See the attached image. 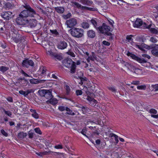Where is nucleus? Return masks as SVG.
Masks as SVG:
<instances>
[{
    "label": "nucleus",
    "instance_id": "1",
    "mask_svg": "<svg viewBox=\"0 0 158 158\" xmlns=\"http://www.w3.org/2000/svg\"><path fill=\"white\" fill-rule=\"evenodd\" d=\"M71 34L72 36L77 38L82 37L84 35V30L81 28L73 27L71 29Z\"/></svg>",
    "mask_w": 158,
    "mask_h": 158
},
{
    "label": "nucleus",
    "instance_id": "2",
    "mask_svg": "<svg viewBox=\"0 0 158 158\" xmlns=\"http://www.w3.org/2000/svg\"><path fill=\"white\" fill-rule=\"evenodd\" d=\"M14 33H12L13 40L16 43L21 42L23 39V36L20 34L21 31H19L17 30H15Z\"/></svg>",
    "mask_w": 158,
    "mask_h": 158
},
{
    "label": "nucleus",
    "instance_id": "3",
    "mask_svg": "<svg viewBox=\"0 0 158 158\" xmlns=\"http://www.w3.org/2000/svg\"><path fill=\"white\" fill-rule=\"evenodd\" d=\"M36 14L35 12L34 13H32L31 11L29 10H24L20 13L19 15V16L24 18H27V17H34V15H36Z\"/></svg>",
    "mask_w": 158,
    "mask_h": 158
},
{
    "label": "nucleus",
    "instance_id": "4",
    "mask_svg": "<svg viewBox=\"0 0 158 158\" xmlns=\"http://www.w3.org/2000/svg\"><path fill=\"white\" fill-rule=\"evenodd\" d=\"M127 55L128 56H130L133 59L137 60L141 64H144L147 62V61L144 59L140 58L129 52H128Z\"/></svg>",
    "mask_w": 158,
    "mask_h": 158
},
{
    "label": "nucleus",
    "instance_id": "5",
    "mask_svg": "<svg viewBox=\"0 0 158 158\" xmlns=\"http://www.w3.org/2000/svg\"><path fill=\"white\" fill-rule=\"evenodd\" d=\"M22 65L23 67L28 68L29 66L33 67L34 66V63L33 61L29 59H26L23 60L22 63Z\"/></svg>",
    "mask_w": 158,
    "mask_h": 158
},
{
    "label": "nucleus",
    "instance_id": "6",
    "mask_svg": "<svg viewBox=\"0 0 158 158\" xmlns=\"http://www.w3.org/2000/svg\"><path fill=\"white\" fill-rule=\"evenodd\" d=\"M77 23V21L75 19L72 18L66 21L68 27L71 28L75 26Z\"/></svg>",
    "mask_w": 158,
    "mask_h": 158
},
{
    "label": "nucleus",
    "instance_id": "7",
    "mask_svg": "<svg viewBox=\"0 0 158 158\" xmlns=\"http://www.w3.org/2000/svg\"><path fill=\"white\" fill-rule=\"evenodd\" d=\"M16 22L17 24L20 25H24L27 24V19L19 16L17 18Z\"/></svg>",
    "mask_w": 158,
    "mask_h": 158
},
{
    "label": "nucleus",
    "instance_id": "8",
    "mask_svg": "<svg viewBox=\"0 0 158 158\" xmlns=\"http://www.w3.org/2000/svg\"><path fill=\"white\" fill-rule=\"evenodd\" d=\"M74 62L71 59L67 58L64 59L63 61V65L66 67L69 68L73 64Z\"/></svg>",
    "mask_w": 158,
    "mask_h": 158
},
{
    "label": "nucleus",
    "instance_id": "9",
    "mask_svg": "<svg viewBox=\"0 0 158 158\" xmlns=\"http://www.w3.org/2000/svg\"><path fill=\"white\" fill-rule=\"evenodd\" d=\"M50 55L55 60H61L62 59V56L57 53L53 52L51 51H48Z\"/></svg>",
    "mask_w": 158,
    "mask_h": 158
},
{
    "label": "nucleus",
    "instance_id": "10",
    "mask_svg": "<svg viewBox=\"0 0 158 158\" xmlns=\"http://www.w3.org/2000/svg\"><path fill=\"white\" fill-rule=\"evenodd\" d=\"M27 24H28V26L31 28L35 27L37 25V21L35 19H27Z\"/></svg>",
    "mask_w": 158,
    "mask_h": 158
},
{
    "label": "nucleus",
    "instance_id": "11",
    "mask_svg": "<svg viewBox=\"0 0 158 158\" xmlns=\"http://www.w3.org/2000/svg\"><path fill=\"white\" fill-rule=\"evenodd\" d=\"M12 13L11 12H5L2 14V17L6 20H9L11 18L12 16Z\"/></svg>",
    "mask_w": 158,
    "mask_h": 158
},
{
    "label": "nucleus",
    "instance_id": "12",
    "mask_svg": "<svg viewBox=\"0 0 158 158\" xmlns=\"http://www.w3.org/2000/svg\"><path fill=\"white\" fill-rule=\"evenodd\" d=\"M67 47V43L64 41H60L57 45V47L60 49H64Z\"/></svg>",
    "mask_w": 158,
    "mask_h": 158
},
{
    "label": "nucleus",
    "instance_id": "13",
    "mask_svg": "<svg viewBox=\"0 0 158 158\" xmlns=\"http://www.w3.org/2000/svg\"><path fill=\"white\" fill-rule=\"evenodd\" d=\"M87 34L88 37L93 39L96 36V32L93 30H89L87 32Z\"/></svg>",
    "mask_w": 158,
    "mask_h": 158
},
{
    "label": "nucleus",
    "instance_id": "14",
    "mask_svg": "<svg viewBox=\"0 0 158 158\" xmlns=\"http://www.w3.org/2000/svg\"><path fill=\"white\" fill-rule=\"evenodd\" d=\"M71 3L72 4L73 6L77 7L78 9H81V10H83V8L84 7V6H82L81 4L75 1H72Z\"/></svg>",
    "mask_w": 158,
    "mask_h": 158
},
{
    "label": "nucleus",
    "instance_id": "15",
    "mask_svg": "<svg viewBox=\"0 0 158 158\" xmlns=\"http://www.w3.org/2000/svg\"><path fill=\"white\" fill-rule=\"evenodd\" d=\"M105 23H103L102 26H99L98 27V29L100 32L103 34L106 32L105 27Z\"/></svg>",
    "mask_w": 158,
    "mask_h": 158
},
{
    "label": "nucleus",
    "instance_id": "16",
    "mask_svg": "<svg viewBox=\"0 0 158 158\" xmlns=\"http://www.w3.org/2000/svg\"><path fill=\"white\" fill-rule=\"evenodd\" d=\"M30 111L32 113L31 114V115L33 117L36 119L39 118L38 114L36 112L35 110L31 109L30 110Z\"/></svg>",
    "mask_w": 158,
    "mask_h": 158
},
{
    "label": "nucleus",
    "instance_id": "17",
    "mask_svg": "<svg viewBox=\"0 0 158 158\" xmlns=\"http://www.w3.org/2000/svg\"><path fill=\"white\" fill-rule=\"evenodd\" d=\"M80 2L83 4L90 5H91L93 2L89 0H80Z\"/></svg>",
    "mask_w": 158,
    "mask_h": 158
},
{
    "label": "nucleus",
    "instance_id": "18",
    "mask_svg": "<svg viewBox=\"0 0 158 158\" xmlns=\"http://www.w3.org/2000/svg\"><path fill=\"white\" fill-rule=\"evenodd\" d=\"M27 135V134L26 133H24L23 132H20L18 134L17 137L19 139H23Z\"/></svg>",
    "mask_w": 158,
    "mask_h": 158
},
{
    "label": "nucleus",
    "instance_id": "19",
    "mask_svg": "<svg viewBox=\"0 0 158 158\" xmlns=\"http://www.w3.org/2000/svg\"><path fill=\"white\" fill-rule=\"evenodd\" d=\"M44 97L48 99H50L53 96L52 95L51 92L49 90H47V92L45 94Z\"/></svg>",
    "mask_w": 158,
    "mask_h": 158
},
{
    "label": "nucleus",
    "instance_id": "20",
    "mask_svg": "<svg viewBox=\"0 0 158 158\" xmlns=\"http://www.w3.org/2000/svg\"><path fill=\"white\" fill-rule=\"evenodd\" d=\"M48 102L53 105H55L58 102L57 99L55 98H52V97L49 99Z\"/></svg>",
    "mask_w": 158,
    "mask_h": 158
},
{
    "label": "nucleus",
    "instance_id": "21",
    "mask_svg": "<svg viewBox=\"0 0 158 158\" xmlns=\"http://www.w3.org/2000/svg\"><path fill=\"white\" fill-rule=\"evenodd\" d=\"M143 22L140 19H137L134 23L135 27H138L142 25Z\"/></svg>",
    "mask_w": 158,
    "mask_h": 158
},
{
    "label": "nucleus",
    "instance_id": "22",
    "mask_svg": "<svg viewBox=\"0 0 158 158\" xmlns=\"http://www.w3.org/2000/svg\"><path fill=\"white\" fill-rule=\"evenodd\" d=\"M55 10L58 13H62L64 10V9L62 7H57L55 8Z\"/></svg>",
    "mask_w": 158,
    "mask_h": 158
},
{
    "label": "nucleus",
    "instance_id": "23",
    "mask_svg": "<svg viewBox=\"0 0 158 158\" xmlns=\"http://www.w3.org/2000/svg\"><path fill=\"white\" fill-rule=\"evenodd\" d=\"M81 27L84 29H88L89 27V23L86 22H84L81 24Z\"/></svg>",
    "mask_w": 158,
    "mask_h": 158
},
{
    "label": "nucleus",
    "instance_id": "24",
    "mask_svg": "<svg viewBox=\"0 0 158 158\" xmlns=\"http://www.w3.org/2000/svg\"><path fill=\"white\" fill-rule=\"evenodd\" d=\"M90 22L93 25L94 27L98 30V27L97 26V23L96 21L94 19H92L90 20Z\"/></svg>",
    "mask_w": 158,
    "mask_h": 158
},
{
    "label": "nucleus",
    "instance_id": "25",
    "mask_svg": "<svg viewBox=\"0 0 158 158\" xmlns=\"http://www.w3.org/2000/svg\"><path fill=\"white\" fill-rule=\"evenodd\" d=\"M152 53L154 56L158 57V49L156 48H153L152 50Z\"/></svg>",
    "mask_w": 158,
    "mask_h": 158
},
{
    "label": "nucleus",
    "instance_id": "26",
    "mask_svg": "<svg viewBox=\"0 0 158 158\" xmlns=\"http://www.w3.org/2000/svg\"><path fill=\"white\" fill-rule=\"evenodd\" d=\"M47 90H39L38 92L39 94L40 95L41 97L44 96L45 95V93H46V92H47Z\"/></svg>",
    "mask_w": 158,
    "mask_h": 158
},
{
    "label": "nucleus",
    "instance_id": "27",
    "mask_svg": "<svg viewBox=\"0 0 158 158\" xmlns=\"http://www.w3.org/2000/svg\"><path fill=\"white\" fill-rule=\"evenodd\" d=\"M71 68V72L72 73H74L75 72L76 65V63L74 62L73 64L70 66V67Z\"/></svg>",
    "mask_w": 158,
    "mask_h": 158
},
{
    "label": "nucleus",
    "instance_id": "28",
    "mask_svg": "<svg viewBox=\"0 0 158 158\" xmlns=\"http://www.w3.org/2000/svg\"><path fill=\"white\" fill-rule=\"evenodd\" d=\"M24 7L26 9V10H29L30 11H31V12L32 13H34L35 12L34 10L32 9L29 6L25 5L24 6Z\"/></svg>",
    "mask_w": 158,
    "mask_h": 158
},
{
    "label": "nucleus",
    "instance_id": "29",
    "mask_svg": "<svg viewBox=\"0 0 158 158\" xmlns=\"http://www.w3.org/2000/svg\"><path fill=\"white\" fill-rule=\"evenodd\" d=\"M84 7L83 8L84 10H87L90 11H97V8H94L92 7H88L86 6H84Z\"/></svg>",
    "mask_w": 158,
    "mask_h": 158
},
{
    "label": "nucleus",
    "instance_id": "30",
    "mask_svg": "<svg viewBox=\"0 0 158 158\" xmlns=\"http://www.w3.org/2000/svg\"><path fill=\"white\" fill-rule=\"evenodd\" d=\"M88 110L89 109L86 107H81V110H82L83 113L84 114H86V113L88 111Z\"/></svg>",
    "mask_w": 158,
    "mask_h": 158
},
{
    "label": "nucleus",
    "instance_id": "31",
    "mask_svg": "<svg viewBox=\"0 0 158 158\" xmlns=\"http://www.w3.org/2000/svg\"><path fill=\"white\" fill-rule=\"evenodd\" d=\"M68 112L67 114L71 115H74L75 113L73 112L72 110H71L68 107H66V110Z\"/></svg>",
    "mask_w": 158,
    "mask_h": 158
},
{
    "label": "nucleus",
    "instance_id": "32",
    "mask_svg": "<svg viewBox=\"0 0 158 158\" xmlns=\"http://www.w3.org/2000/svg\"><path fill=\"white\" fill-rule=\"evenodd\" d=\"M65 89L66 90V94L67 95H69L70 92V87L68 85H66L65 86Z\"/></svg>",
    "mask_w": 158,
    "mask_h": 158
},
{
    "label": "nucleus",
    "instance_id": "33",
    "mask_svg": "<svg viewBox=\"0 0 158 158\" xmlns=\"http://www.w3.org/2000/svg\"><path fill=\"white\" fill-rule=\"evenodd\" d=\"M8 69V67H5V66H2L0 67V71L3 72H6Z\"/></svg>",
    "mask_w": 158,
    "mask_h": 158
},
{
    "label": "nucleus",
    "instance_id": "34",
    "mask_svg": "<svg viewBox=\"0 0 158 158\" xmlns=\"http://www.w3.org/2000/svg\"><path fill=\"white\" fill-rule=\"evenodd\" d=\"M149 40L150 41L154 43H156L158 41V40L155 37H151Z\"/></svg>",
    "mask_w": 158,
    "mask_h": 158
},
{
    "label": "nucleus",
    "instance_id": "35",
    "mask_svg": "<svg viewBox=\"0 0 158 158\" xmlns=\"http://www.w3.org/2000/svg\"><path fill=\"white\" fill-rule=\"evenodd\" d=\"M29 81L30 83L31 84H36L39 83L38 81L36 79H31Z\"/></svg>",
    "mask_w": 158,
    "mask_h": 158
},
{
    "label": "nucleus",
    "instance_id": "36",
    "mask_svg": "<svg viewBox=\"0 0 158 158\" xmlns=\"http://www.w3.org/2000/svg\"><path fill=\"white\" fill-rule=\"evenodd\" d=\"M6 8L10 9L14 7V5L10 2H7L6 4Z\"/></svg>",
    "mask_w": 158,
    "mask_h": 158
},
{
    "label": "nucleus",
    "instance_id": "37",
    "mask_svg": "<svg viewBox=\"0 0 158 158\" xmlns=\"http://www.w3.org/2000/svg\"><path fill=\"white\" fill-rule=\"evenodd\" d=\"M146 88V86L145 85H141L138 86L137 88L138 89L145 90Z\"/></svg>",
    "mask_w": 158,
    "mask_h": 158
},
{
    "label": "nucleus",
    "instance_id": "38",
    "mask_svg": "<svg viewBox=\"0 0 158 158\" xmlns=\"http://www.w3.org/2000/svg\"><path fill=\"white\" fill-rule=\"evenodd\" d=\"M150 31L152 33L155 34H157L158 33L157 30L155 28H151Z\"/></svg>",
    "mask_w": 158,
    "mask_h": 158
},
{
    "label": "nucleus",
    "instance_id": "39",
    "mask_svg": "<svg viewBox=\"0 0 158 158\" xmlns=\"http://www.w3.org/2000/svg\"><path fill=\"white\" fill-rule=\"evenodd\" d=\"M135 48H138L139 49L143 52H144L145 51L144 48H143L141 45L136 44L135 45Z\"/></svg>",
    "mask_w": 158,
    "mask_h": 158
},
{
    "label": "nucleus",
    "instance_id": "40",
    "mask_svg": "<svg viewBox=\"0 0 158 158\" xmlns=\"http://www.w3.org/2000/svg\"><path fill=\"white\" fill-rule=\"evenodd\" d=\"M71 16V14L70 13H68L66 15H63V18L65 19H67L68 18H69Z\"/></svg>",
    "mask_w": 158,
    "mask_h": 158
},
{
    "label": "nucleus",
    "instance_id": "41",
    "mask_svg": "<svg viewBox=\"0 0 158 158\" xmlns=\"http://www.w3.org/2000/svg\"><path fill=\"white\" fill-rule=\"evenodd\" d=\"M133 36V35H128L127 36L126 38L129 41H132L133 40V39L132 38V37Z\"/></svg>",
    "mask_w": 158,
    "mask_h": 158
},
{
    "label": "nucleus",
    "instance_id": "42",
    "mask_svg": "<svg viewBox=\"0 0 158 158\" xmlns=\"http://www.w3.org/2000/svg\"><path fill=\"white\" fill-rule=\"evenodd\" d=\"M108 89L113 92L115 93L116 91V89L114 87H108Z\"/></svg>",
    "mask_w": 158,
    "mask_h": 158
},
{
    "label": "nucleus",
    "instance_id": "43",
    "mask_svg": "<svg viewBox=\"0 0 158 158\" xmlns=\"http://www.w3.org/2000/svg\"><path fill=\"white\" fill-rule=\"evenodd\" d=\"M6 114L8 115L9 117H11L12 115V113L10 110L6 111V110L4 112Z\"/></svg>",
    "mask_w": 158,
    "mask_h": 158
},
{
    "label": "nucleus",
    "instance_id": "44",
    "mask_svg": "<svg viewBox=\"0 0 158 158\" xmlns=\"http://www.w3.org/2000/svg\"><path fill=\"white\" fill-rule=\"evenodd\" d=\"M50 31L53 34H54L56 35H57L58 34V32L57 31V30L56 29L53 30H50Z\"/></svg>",
    "mask_w": 158,
    "mask_h": 158
},
{
    "label": "nucleus",
    "instance_id": "45",
    "mask_svg": "<svg viewBox=\"0 0 158 158\" xmlns=\"http://www.w3.org/2000/svg\"><path fill=\"white\" fill-rule=\"evenodd\" d=\"M76 93L77 96L80 95L82 94V92L81 90H78L76 91Z\"/></svg>",
    "mask_w": 158,
    "mask_h": 158
},
{
    "label": "nucleus",
    "instance_id": "46",
    "mask_svg": "<svg viewBox=\"0 0 158 158\" xmlns=\"http://www.w3.org/2000/svg\"><path fill=\"white\" fill-rule=\"evenodd\" d=\"M66 107L64 106H60L59 107L58 109L60 111H62L66 110Z\"/></svg>",
    "mask_w": 158,
    "mask_h": 158
},
{
    "label": "nucleus",
    "instance_id": "47",
    "mask_svg": "<svg viewBox=\"0 0 158 158\" xmlns=\"http://www.w3.org/2000/svg\"><path fill=\"white\" fill-rule=\"evenodd\" d=\"M2 134L6 137H7L8 135V133L6 132L3 129H2L1 131Z\"/></svg>",
    "mask_w": 158,
    "mask_h": 158
},
{
    "label": "nucleus",
    "instance_id": "48",
    "mask_svg": "<svg viewBox=\"0 0 158 158\" xmlns=\"http://www.w3.org/2000/svg\"><path fill=\"white\" fill-rule=\"evenodd\" d=\"M67 53L68 55H70L71 56L73 57H75V55L74 54V53L73 52H72L70 51H68V52H67Z\"/></svg>",
    "mask_w": 158,
    "mask_h": 158
},
{
    "label": "nucleus",
    "instance_id": "49",
    "mask_svg": "<svg viewBox=\"0 0 158 158\" xmlns=\"http://www.w3.org/2000/svg\"><path fill=\"white\" fill-rule=\"evenodd\" d=\"M105 29L106 32L110 31V28L109 26L106 25V23H105Z\"/></svg>",
    "mask_w": 158,
    "mask_h": 158
},
{
    "label": "nucleus",
    "instance_id": "50",
    "mask_svg": "<svg viewBox=\"0 0 158 158\" xmlns=\"http://www.w3.org/2000/svg\"><path fill=\"white\" fill-rule=\"evenodd\" d=\"M34 92V91H33V90L32 89H28L26 91H25V92H26V96L28 95L31 93H32Z\"/></svg>",
    "mask_w": 158,
    "mask_h": 158
},
{
    "label": "nucleus",
    "instance_id": "51",
    "mask_svg": "<svg viewBox=\"0 0 158 158\" xmlns=\"http://www.w3.org/2000/svg\"><path fill=\"white\" fill-rule=\"evenodd\" d=\"M35 130L36 133L39 134H41V131L39 128H36L35 129Z\"/></svg>",
    "mask_w": 158,
    "mask_h": 158
},
{
    "label": "nucleus",
    "instance_id": "52",
    "mask_svg": "<svg viewBox=\"0 0 158 158\" xmlns=\"http://www.w3.org/2000/svg\"><path fill=\"white\" fill-rule=\"evenodd\" d=\"M19 93L20 94L23 95L25 97L26 96V92H25V91L21 90L19 91Z\"/></svg>",
    "mask_w": 158,
    "mask_h": 158
},
{
    "label": "nucleus",
    "instance_id": "53",
    "mask_svg": "<svg viewBox=\"0 0 158 158\" xmlns=\"http://www.w3.org/2000/svg\"><path fill=\"white\" fill-rule=\"evenodd\" d=\"M132 84H134L135 85H137L139 84V81H133L131 83Z\"/></svg>",
    "mask_w": 158,
    "mask_h": 158
},
{
    "label": "nucleus",
    "instance_id": "54",
    "mask_svg": "<svg viewBox=\"0 0 158 158\" xmlns=\"http://www.w3.org/2000/svg\"><path fill=\"white\" fill-rule=\"evenodd\" d=\"M150 112L151 113L156 114L157 113V111L154 109H152L150 110Z\"/></svg>",
    "mask_w": 158,
    "mask_h": 158
},
{
    "label": "nucleus",
    "instance_id": "55",
    "mask_svg": "<svg viewBox=\"0 0 158 158\" xmlns=\"http://www.w3.org/2000/svg\"><path fill=\"white\" fill-rule=\"evenodd\" d=\"M102 44L106 46H109L110 44V43L104 40L102 42Z\"/></svg>",
    "mask_w": 158,
    "mask_h": 158
},
{
    "label": "nucleus",
    "instance_id": "56",
    "mask_svg": "<svg viewBox=\"0 0 158 158\" xmlns=\"http://www.w3.org/2000/svg\"><path fill=\"white\" fill-rule=\"evenodd\" d=\"M86 130L85 129H83L82 131L81 132V133L83 135L87 137V135H85L86 133Z\"/></svg>",
    "mask_w": 158,
    "mask_h": 158
},
{
    "label": "nucleus",
    "instance_id": "57",
    "mask_svg": "<svg viewBox=\"0 0 158 158\" xmlns=\"http://www.w3.org/2000/svg\"><path fill=\"white\" fill-rule=\"evenodd\" d=\"M28 135L29 138H32L33 136V133L30 131H29L28 133Z\"/></svg>",
    "mask_w": 158,
    "mask_h": 158
},
{
    "label": "nucleus",
    "instance_id": "58",
    "mask_svg": "<svg viewBox=\"0 0 158 158\" xmlns=\"http://www.w3.org/2000/svg\"><path fill=\"white\" fill-rule=\"evenodd\" d=\"M7 100L10 102H13V98L12 97H9L6 98Z\"/></svg>",
    "mask_w": 158,
    "mask_h": 158
},
{
    "label": "nucleus",
    "instance_id": "59",
    "mask_svg": "<svg viewBox=\"0 0 158 158\" xmlns=\"http://www.w3.org/2000/svg\"><path fill=\"white\" fill-rule=\"evenodd\" d=\"M54 148L56 149H62L63 148L62 145H58L54 147Z\"/></svg>",
    "mask_w": 158,
    "mask_h": 158
},
{
    "label": "nucleus",
    "instance_id": "60",
    "mask_svg": "<svg viewBox=\"0 0 158 158\" xmlns=\"http://www.w3.org/2000/svg\"><path fill=\"white\" fill-rule=\"evenodd\" d=\"M51 152H51V151H49L48 152H47V151H45V152H42V156L43 155H48L49 153H50Z\"/></svg>",
    "mask_w": 158,
    "mask_h": 158
},
{
    "label": "nucleus",
    "instance_id": "61",
    "mask_svg": "<svg viewBox=\"0 0 158 158\" xmlns=\"http://www.w3.org/2000/svg\"><path fill=\"white\" fill-rule=\"evenodd\" d=\"M42 71L41 72V74H44L46 73V69L45 68H44L43 67H42Z\"/></svg>",
    "mask_w": 158,
    "mask_h": 158
},
{
    "label": "nucleus",
    "instance_id": "62",
    "mask_svg": "<svg viewBox=\"0 0 158 158\" xmlns=\"http://www.w3.org/2000/svg\"><path fill=\"white\" fill-rule=\"evenodd\" d=\"M142 56L143 57H144L148 58V59L150 58V56L147 54H143L142 55Z\"/></svg>",
    "mask_w": 158,
    "mask_h": 158
},
{
    "label": "nucleus",
    "instance_id": "63",
    "mask_svg": "<svg viewBox=\"0 0 158 158\" xmlns=\"http://www.w3.org/2000/svg\"><path fill=\"white\" fill-rule=\"evenodd\" d=\"M78 77L80 79L81 81L82 82L86 81V78L85 77L84 78L81 77Z\"/></svg>",
    "mask_w": 158,
    "mask_h": 158
},
{
    "label": "nucleus",
    "instance_id": "64",
    "mask_svg": "<svg viewBox=\"0 0 158 158\" xmlns=\"http://www.w3.org/2000/svg\"><path fill=\"white\" fill-rule=\"evenodd\" d=\"M114 137L116 143H117L118 142V136L117 135H115V137Z\"/></svg>",
    "mask_w": 158,
    "mask_h": 158
}]
</instances>
